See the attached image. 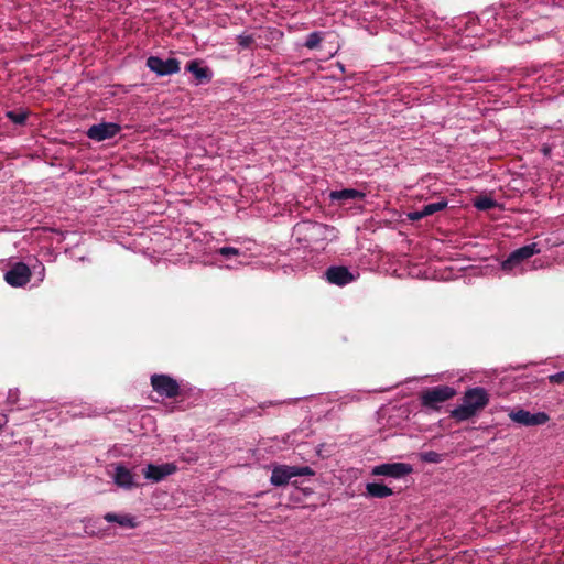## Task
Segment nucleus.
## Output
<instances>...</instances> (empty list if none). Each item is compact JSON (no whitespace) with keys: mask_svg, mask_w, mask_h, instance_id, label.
<instances>
[{"mask_svg":"<svg viewBox=\"0 0 564 564\" xmlns=\"http://www.w3.org/2000/svg\"><path fill=\"white\" fill-rule=\"evenodd\" d=\"M479 22H485V28L490 32L506 33V39H512L508 33L518 22V12L511 4L507 7L487 8L481 12L480 18L467 17L466 29L463 33H458L454 40L455 46L459 48L478 50L485 46L482 40L478 36L476 30Z\"/></svg>","mask_w":564,"mask_h":564,"instance_id":"1","label":"nucleus"},{"mask_svg":"<svg viewBox=\"0 0 564 564\" xmlns=\"http://www.w3.org/2000/svg\"><path fill=\"white\" fill-rule=\"evenodd\" d=\"M540 252L541 249L536 242L522 246L510 252V254L500 262V269L505 274L510 276H519L528 272L546 269L551 263L545 258L531 259Z\"/></svg>","mask_w":564,"mask_h":564,"instance_id":"2","label":"nucleus"},{"mask_svg":"<svg viewBox=\"0 0 564 564\" xmlns=\"http://www.w3.org/2000/svg\"><path fill=\"white\" fill-rule=\"evenodd\" d=\"M489 403V393L482 387L468 388L462 398V403L451 411V416L458 422L467 421Z\"/></svg>","mask_w":564,"mask_h":564,"instance_id":"3","label":"nucleus"},{"mask_svg":"<svg viewBox=\"0 0 564 564\" xmlns=\"http://www.w3.org/2000/svg\"><path fill=\"white\" fill-rule=\"evenodd\" d=\"M295 229L303 235V240L307 243L330 240L335 237L334 227L317 221H302Z\"/></svg>","mask_w":564,"mask_h":564,"instance_id":"4","label":"nucleus"},{"mask_svg":"<svg viewBox=\"0 0 564 564\" xmlns=\"http://www.w3.org/2000/svg\"><path fill=\"white\" fill-rule=\"evenodd\" d=\"M315 470L310 466L274 465L270 477V484L274 487H283L294 477L314 476Z\"/></svg>","mask_w":564,"mask_h":564,"instance_id":"5","label":"nucleus"},{"mask_svg":"<svg viewBox=\"0 0 564 564\" xmlns=\"http://www.w3.org/2000/svg\"><path fill=\"white\" fill-rule=\"evenodd\" d=\"M509 419L521 426H539L547 423L550 416L542 411L531 413L524 409H513L509 412Z\"/></svg>","mask_w":564,"mask_h":564,"instance_id":"6","label":"nucleus"},{"mask_svg":"<svg viewBox=\"0 0 564 564\" xmlns=\"http://www.w3.org/2000/svg\"><path fill=\"white\" fill-rule=\"evenodd\" d=\"M413 471L408 463H384L376 465L371 469L372 476H382L391 479H402Z\"/></svg>","mask_w":564,"mask_h":564,"instance_id":"7","label":"nucleus"},{"mask_svg":"<svg viewBox=\"0 0 564 564\" xmlns=\"http://www.w3.org/2000/svg\"><path fill=\"white\" fill-rule=\"evenodd\" d=\"M456 390L449 386L433 387L421 395V402L426 408L435 409L438 404L452 399Z\"/></svg>","mask_w":564,"mask_h":564,"instance_id":"8","label":"nucleus"},{"mask_svg":"<svg viewBox=\"0 0 564 564\" xmlns=\"http://www.w3.org/2000/svg\"><path fill=\"white\" fill-rule=\"evenodd\" d=\"M151 386L153 390L162 398L172 399L180 393L178 382L167 375H152Z\"/></svg>","mask_w":564,"mask_h":564,"instance_id":"9","label":"nucleus"},{"mask_svg":"<svg viewBox=\"0 0 564 564\" xmlns=\"http://www.w3.org/2000/svg\"><path fill=\"white\" fill-rule=\"evenodd\" d=\"M147 66L158 76H166L180 72V62L173 57L163 59L159 56H150L147 59Z\"/></svg>","mask_w":564,"mask_h":564,"instance_id":"10","label":"nucleus"},{"mask_svg":"<svg viewBox=\"0 0 564 564\" xmlns=\"http://www.w3.org/2000/svg\"><path fill=\"white\" fill-rule=\"evenodd\" d=\"M31 279V270L23 262L14 263L6 273V282L13 288L24 286Z\"/></svg>","mask_w":564,"mask_h":564,"instance_id":"11","label":"nucleus"},{"mask_svg":"<svg viewBox=\"0 0 564 564\" xmlns=\"http://www.w3.org/2000/svg\"><path fill=\"white\" fill-rule=\"evenodd\" d=\"M120 130V124L116 122H101L89 127L86 134L89 139L100 142L116 137Z\"/></svg>","mask_w":564,"mask_h":564,"instance_id":"12","label":"nucleus"},{"mask_svg":"<svg viewBox=\"0 0 564 564\" xmlns=\"http://www.w3.org/2000/svg\"><path fill=\"white\" fill-rule=\"evenodd\" d=\"M325 279L328 283L335 284L338 286H344L355 281L357 275L349 271L347 267L344 265H332L329 267L325 273Z\"/></svg>","mask_w":564,"mask_h":564,"instance_id":"13","label":"nucleus"},{"mask_svg":"<svg viewBox=\"0 0 564 564\" xmlns=\"http://www.w3.org/2000/svg\"><path fill=\"white\" fill-rule=\"evenodd\" d=\"M176 470L177 466L174 463L161 465L149 464L144 469V477L152 482H159L165 477L173 475Z\"/></svg>","mask_w":564,"mask_h":564,"instance_id":"14","label":"nucleus"},{"mask_svg":"<svg viewBox=\"0 0 564 564\" xmlns=\"http://www.w3.org/2000/svg\"><path fill=\"white\" fill-rule=\"evenodd\" d=\"M113 481L117 486L124 489H131L135 486L131 470L121 464L115 467Z\"/></svg>","mask_w":564,"mask_h":564,"instance_id":"15","label":"nucleus"},{"mask_svg":"<svg viewBox=\"0 0 564 564\" xmlns=\"http://www.w3.org/2000/svg\"><path fill=\"white\" fill-rule=\"evenodd\" d=\"M447 204L448 203H447L446 199H440V200H437L435 203L426 204V205L422 206L421 209L411 212L409 214V218L411 220L422 219V218H424L426 216L433 215L436 212L443 210L444 208H446Z\"/></svg>","mask_w":564,"mask_h":564,"instance_id":"16","label":"nucleus"},{"mask_svg":"<svg viewBox=\"0 0 564 564\" xmlns=\"http://www.w3.org/2000/svg\"><path fill=\"white\" fill-rule=\"evenodd\" d=\"M330 202H347L364 199L366 194L355 188H344L339 191H332L328 195Z\"/></svg>","mask_w":564,"mask_h":564,"instance_id":"17","label":"nucleus"},{"mask_svg":"<svg viewBox=\"0 0 564 564\" xmlns=\"http://www.w3.org/2000/svg\"><path fill=\"white\" fill-rule=\"evenodd\" d=\"M393 495V490L381 482H367L366 496L370 498L383 499Z\"/></svg>","mask_w":564,"mask_h":564,"instance_id":"18","label":"nucleus"},{"mask_svg":"<svg viewBox=\"0 0 564 564\" xmlns=\"http://www.w3.org/2000/svg\"><path fill=\"white\" fill-rule=\"evenodd\" d=\"M186 69L192 73L199 83L209 82L213 77L212 70L206 66H202L197 61L189 62Z\"/></svg>","mask_w":564,"mask_h":564,"instance_id":"19","label":"nucleus"},{"mask_svg":"<svg viewBox=\"0 0 564 564\" xmlns=\"http://www.w3.org/2000/svg\"><path fill=\"white\" fill-rule=\"evenodd\" d=\"M104 519L110 523H118L123 528L133 529L137 527L135 518L130 514H117L113 512H108L104 516Z\"/></svg>","mask_w":564,"mask_h":564,"instance_id":"20","label":"nucleus"},{"mask_svg":"<svg viewBox=\"0 0 564 564\" xmlns=\"http://www.w3.org/2000/svg\"><path fill=\"white\" fill-rule=\"evenodd\" d=\"M321 41H322V33L315 31L307 35L304 45H305V47H307L310 50H314V48L318 47V45L321 44Z\"/></svg>","mask_w":564,"mask_h":564,"instance_id":"21","label":"nucleus"},{"mask_svg":"<svg viewBox=\"0 0 564 564\" xmlns=\"http://www.w3.org/2000/svg\"><path fill=\"white\" fill-rule=\"evenodd\" d=\"M421 460L425 463L438 464L443 460V455L435 451H427L421 453Z\"/></svg>","mask_w":564,"mask_h":564,"instance_id":"22","label":"nucleus"},{"mask_svg":"<svg viewBox=\"0 0 564 564\" xmlns=\"http://www.w3.org/2000/svg\"><path fill=\"white\" fill-rule=\"evenodd\" d=\"M216 253L224 257L225 259H229L231 257H238V256L243 254V252L240 249L235 248V247H227V246L217 249Z\"/></svg>","mask_w":564,"mask_h":564,"instance_id":"23","label":"nucleus"},{"mask_svg":"<svg viewBox=\"0 0 564 564\" xmlns=\"http://www.w3.org/2000/svg\"><path fill=\"white\" fill-rule=\"evenodd\" d=\"M237 40H238L239 46L243 50L249 48L252 45V43L254 42L253 36L250 34H239L237 36Z\"/></svg>","mask_w":564,"mask_h":564,"instance_id":"24","label":"nucleus"},{"mask_svg":"<svg viewBox=\"0 0 564 564\" xmlns=\"http://www.w3.org/2000/svg\"><path fill=\"white\" fill-rule=\"evenodd\" d=\"M7 117L15 124H23L26 120L24 112L8 111Z\"/></svg>","mask_w":564,"mask_h":564,"instance_id":"25","label":"nucleus"},{"mask_svg":"<svg viewBox=\"0 0 564 564\" xmlns=\"http://www.w3.org/2000/svg\"><path fill=\"white\" fill-rule=\"evenodd\" d=\"M475 206L480 210H486L495 206V202L491 198L482 197L475 202Z\"/></svg>","mask_w":564,"mask_h":564,"instance_id":"26","label":"nucleus"},{"mask_svg":"<svg viewBox=\"0 0 564 564\" xmlns=\"http://www.w3.org/2000/svg\"><path fill=\"white\" fill-rule=\"evenodd\" d=\"M549 380L552 383L564 382V371H560V372H556V373H553V375L549 376Z\"/></svg>","mask_w":564,"mask_h":564,"instance_id":"27","label":"nucleus"},{"mask_svg":"<svg viewBox=\"0 0 564 564\" xmlns=\"http://www.w3.org/2000/svg\"><path fill=\"white\" fill-rule=\"evenodd\" d=\"M18 400V390H9L8 392V401L10 403H15Z\"/></svg>","mask_w":564,"mask_h":564,"instance_id":"28","label":"nucleus"},{"mask_svg":"<svg viewBox=\"0 0 564 564\" xmlns=\"http://www.w3.org/2000/svg\"><path fill=\"white\" fill-rule=\"evenodd\" d=\"M37 268H39V271H36V273L39 274V280L43 281V279L45 276V268L42 263H40Z\"/></svg>","mask_w":564,"mask_h":564,"instance_id":"29","label":"nucleus"},{"mask_svg":"<svg viewBox=\"0 0 564 564\" xmlns=\"http://www.w3.org/2000/svg\"><path fill=\"white\" fill-rule=\"evenodd\" d=\"M8 419L6 415H0V430L7 424Z\"/></svg>","mask_w":564,"mask_h":564,"instance_id":"30","label":"nucleus"},{"mask_svg":"<svg viewBox=\"0 0 564 564\" xmlns=\"http://www.w3.org/2000/svg\"><path fill=\"white\" fill-rule=\"evenodd\" d=\"M551 246H552V247H561V246H564V241H563V242H556V241H554V242H552V243H551Z\"/></svg>","mask_w":564,"mask_h":564,"instance_id":"31","label":"nucleus"},{"mask_svg":"<svg viewBox=\"0 0 564 564\" xmlns=\"http://www.w3.org/2000/svg\"><path fill=\"white\" fill-rule=\"evenodd\" d=\"M550 152H551L550 148H547V147H544V148H543V153H544L545 155H549V154H550Z\"/></svg>","mask_w":564,"mask_h":564,"instance_id":"32","label":"nucleus"}]
</instances>
